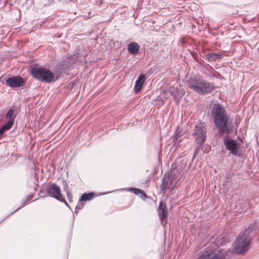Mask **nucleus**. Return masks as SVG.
<instances>
[{
  "label": "nucleus",
  "instance_id": "nucleus-1",
  "mask_svg": "<svg viewBox=\"0 0 259 259\" xmlns=\"http://www.w3.org/2000/svg\"><path fill=\"white\" fill-rule=\"evenodd\" d=\"M211 113L215 126L221 134H228L231 132V121L227 111L218 103L214 104Z\"/></svg>",
  "mask_w": 259,
  "mask_h": 259
},
{
  "label": "nucleus",
  "instance_id": "nucleus-2",
  "mask_svg": "<svg viewBox=\"0 0 259 259\" xmlns=\"http://www.w3.org/2000/svg\"><path fill=\"white\" fill-rule=\"evenodd\" d=\"M258 227V223L255 222L243 232L240 233L233 244V250L235 252L241 254L249 249L252 237L255 234Z\"/></svg>",
  "mask_w": 259,
  "mask_h": 259
},
{
  "label": "nucleus",
  "instance_id": "nucleus-3",
  "mask_svg": "<svg viewBox=\"0 0 259 259\" xmlns=\"http://www.w3.org/2000/svg\"><path fill=\"white\" fill-rule=\"evenodd\" d=\"M189 87L194 92L199 94L211 92L214 89L212 84L206 82L201 77L192 78L189 82Z\"/></svg>",
  "mask_w": 259,
  "mask_h": 259
},
{
  "label": "nucleus",
  "instance_id": "nucleus-4",
  "mask_svg": "<svg viewBox=\"0 0 259 259\" xmlns=\"http://www.w3.org/2000/svg\"><path fill=\"white\" fill-rule=\"evenodd\" d=\"M31 73L36 79L47 83L54 82L58 79L50 70L44 68L34 67L31 69Z\"/></svg>",
  "mask_w": 259,
  "mask_h": 259
},
{
  "label": "nucleus",
  "instance_id": "nucleus-5",
  "mask_svg": "<svg viewBox=\"0 0 259 259\" xmlns=\"http://www.w3.org/2000/svg\"><path fill=\"white\" fill-rule=\"evenodd\" d=\"M177 178L173 175L172 171H168L165 173L162 179V183L160 186V190L163 193H165L167 189L172 190L177 183Z\"/></svg>",
  "mask_w": 259,
  "mask_h": 259
},
{
  "label": "nucleus",
  "instance_id": "nucleus-6",
  "mask_svg": "<svg viewBox=\"0 0 259 259\" xmlns=\"http://www.w3.org/2000/svg\"><path fill=\"white\" fill-rule=\"evenodd\" d=\"M226 253L224 249H206L201 252L197 259H226Z\"/></svg>",
  "mask_w": 259,
  "mask_h": 259
},
{
  "label": "nucleus",
  "instance_id": "nucleus-7",
  "mask_svg": "<svg viewBox=\"0 0 259 259\" xmlns=\"http://www.w3.org/2000/svg\"><path fill=\"white\" fill-rule=\"evenodd\" d=\"M204 123L197 121L195 126V131L193 133L196 142L199 145L203 144L205 141V132Z\"/></svg>",
  "mask_w": 259,
  "mask_h": 259
},
{
  "label": "nucleus",
  "instance_id": "nucleus-8",
  "mask_svg": "<svg viewBox=\"0 0 259 259\" xmlns=\"http://www.w3.org/2000/svg\"><path fill=\"white\" fill-rule=\"evenodd\" d=\"M48 194L58 200L64 202L68 206H69L67 202L63 198V196L61 193L60 188L55 184H53L48 187L47 190Z\"/></svg>",
  "mask_w": 259,
  "mask_h": 259
},
{
  "label": "nucleus",
  "instance_id": "nucleus-9",
  "mask_svg": "<svg viewBox=\"0 0 259 259\" xmlns=\"http://www.w3.org/2000/svg\"><path fill=\"white\" fill-rule=\"evenodd\" d=\"M6 84L12 88H20L24 85V79L19 76H14L6 79Z\"/></svg>",
  "mask_w": 259,
  "mask_h": 259
},
{
  "label": "nucleus",
  "instance_id": "nucleus-10",
  "mask_svg": "<svg viewBox=\"0 0 259 259\" xmlns=\"http://www.w3.org/2000/svg\"><path fill=\"white\" fill-rule=\"evenodd\" d=\"M224 142L226 149L232 154L236 155L237 154L238 146L236 141L228 138H225Z\"/></svg>",
  "mask_w": 259,
  "mask_h": 259
},
{
  "label": "nucleus",
  "instance_id": "nucleus-11",
  "mask_svg": "<svg viewBox=\"0 0 259 259\" xmlns=\"http://www.w3.org/2000/svg\"><path fill=\"white\" fill-rule=\"evenodd\" d=\"M202 58L210 62L220 60L223 58V56L221 54L219 53H210L203 55Z\"/></svg>",
  "mask_w": 259,
  "mask_h": 259
},
{
  "label": "nucleus",
  "instance_id": "nucleus-12",
  "mask_svg": "<svg viewBox=\"0 0 259 259\" xmlns=\"http://www.w3.org/2000/svg\"><path fill=\"white\" fill-rule=\"evenodd\" d=\"M146 76L143 74H141L138 77L137 80L136 81L135 86V91L136 93L139 92L142 89L143 83L145 80Z\"/></svg>",
  "mask_w": 259,
  "mask_h": 259
},
{
  "label": "nucleus",
  "instance_id": "nucleus-13",
  "mask_svg": "<svg viewBox=\"0 0 259 259\" xmlns=\"http://www.w3.org/2000/svg\"><path fill=\"white\" fill-rule=\"evenodd\" d=\"M158 214L159 216V218L161 222V224L163 225H164V224L163 223V220L167 217V210L166 209L165 206L163 204L162 202H160V204L159 206V209H158Z\"/></svg>",
  "mask_w": 259,
  "mask_h": 259
},
{
  "label": "nucleus",
  "instance_id": "nucleus-14",
  "mask_svg": "<svg viewBox=\"0 0 259 259\" xmlns=\"http://www.w3.org/2000/svg\"><path fill=\"white\" fill-rule=\"evenodd\" d=\"M127 49L131 54L136 55L139 50V46L137 43L132 42L128 45Z\"/></svg>",
  "mask_w": 259,
  "mask_h": 259
},
{
  "label": "nucleus",
  "instance_id": "nucleus-15",
  "mask_svg": "<svg viewBox=\"0 0 259 259\" xmlns=\"http://www.w3.org/2000/svg\"><path fill=\"white\" fill-rule=\"evenodd\" d=\"M127 191L134 192L136 195L139 196L143 200L147 198L146 194L140 189L137 188H130L128 189Z\"/></svg>",
  "mask_w": 259,
  "mask_h": 259
},
{
  "label": "nucleus",
  "instance_id": "nucleus-16",
  "mask_svg": "<svg viewBox=\"0 0 259 259\" xmlns=\"http://www.w3.org/2000/svg\"><path fill=\"white\" fill-rule=\"evenodd\" d=\"M12 126V121L8 122L0 128V137L4 134L6 131L9 130Z\"/></svg>",
  "mask_w": 259,
  "mask_h": 259
},
{
  "label": "nucleus",
  "instance_id": "nucleus-17",
  "mask_svg": "<svg viewBox=\"0 0 259 259\" xmlns=\"http://www.w3.org/2000/svg\"><path fill=\"white\" fill-rule=\"evenodd\" d=\"M14 110L13 109H10L8 110V112L6 114L5 118L6 119H9L8 121H12V125L14 124V119L15 118V116H14Z\"/></svg>",
  "mask_w": 259,
  "mask_h": 259
},
{
  "label": "nucleus",
  "instance_id": "nucleus-18",
  "mask_svg": "<svg viewBox=\"0 0 259 259\" xmlns=\"http://www.w3.org/2000/svg\"><path fill=\"white\" fill-rule=\"evenodd\" d=\"M94 195H95V193L94 192L83 194L81 195V198H80V200H81V201L91 200V199H93Z\"/></svg>",
  "mask_w": 259,
  "mask_h": 259
},
{
  "label": "nucleus",
  "instance_id": "nucleus-19",
  "mask_svg": "<svg viewBox=\"0 0 259 259\" xmlns=\"http://www.w3.org/2000/svg\"><path fill=\"white\" fill-rule=\"evenodd\" d=\"M83 205H84V204L82 202V201H81L80 200V199L79 200V201L78 202V204H77V205L76 206V207H75V213L76 214H77L78 211L79 210V209H81L83 208Z\"/></svg>",
  "mask_w": 259,
  "mask_h": 259
},
{
  "label": "nucleus",
  "instance_id": "nucleus-20",
  "mask_svg": "<svg viewBox=\"0 0 259 259\" xmlns=\"http://www.w3.org/2000/svg\"><path fill=\"white\" fill-rule=\"evenodd\" d=\"M181 140V136L179 134H177L175 136V145L178 144L180 142Z\"/></svg>",
  "mask_w": 259,
  "mask_h": 259
},
{
  "label": "nucleus",
  "instance_id": "nucleus-21",
  "mask_svg": "<svg viewBox=\"0 0 259 259\" xmlns=\"http://www.w3.org/2000/svg\"><path fill=\"white\" fill-rule=\"evenodd\" d=\"M32 194H30V195H28L27 197V201H29L31 199H32Z\"/></svg>",
  "mask_w": 259,
  "mask_h": 259
},
{
  "label": "nucleus",
  "instance_id": "nucleus-22",
  "mask_svg": "<svg viewBox=\"0 0 259 259\" xmlns=\"http://www.w3.org/2000/svg\"><path fill=\"white\" fill-rule=\"evenodd\" d=\"M197 152H198V150H195V152H194V155H193V158L196 156V155L197 154Z\"/></svg>",
  "mask_w": 259,
  "mask_h": 259
},
{
  "label": "nucleus",
  "instance_id": "nucleus-23",
  "mask_svg": "<svg viewBox=\"0 0 259 259\" xmlns=\"http://www.w3.org/2000/svg\"><path fill=\"white\" fill-rule=\"evenodd\" d=\"M67 196L68 197V199H69V200L70 201V199H71V194H67Z\"/></svg>",
  "mask_w": 259,
  "mask_h": 259
},
{
  "label": "nucleus",
  "instance_id": "nucleus-24",
  "mask_svg": "<svg viewBox=\"0 0 259 259\" xmlns=\"http://www.w3.org/2000/svg\"><path fill=\"white\" fill-rule=\"evenodd\" d=\"M26 203V200H24V202H23V205H24Z\"/></svg>",
  "mask_w": 259,
  "mask_h": 259
},
{
  "label": "nucleus",
  "instance_id": "nucleus-25",
  "mask_svg": "<svg viewBox=\"0 0 259 259\" xmlns=\"http://www.w3.org/2000/svg\"><path fill=\"white\" fill-rule=\"evenodd\" d=\"M19 208H17V209L16 210H16H18Z\"/></svg>",
  "mask_w": 259,
  "mask_h": 259
}]
</instances>
